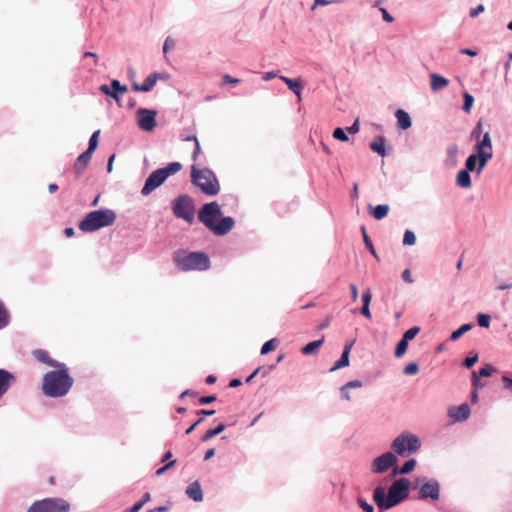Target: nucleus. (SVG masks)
<instances>
[{"label":"nucleus","instance_id":"nucleus-1","mask_svg":"<svg viewBox=\"0 0 512 512\" xmlns=\"http://www.w3.org/2000/svg\"><path fill=\"white\" fill-rule=\"evenodd\" d=\"M73 384L74 379L69 373V368L65 363H61L43 375L41 390L47 397L60 398L69 393Z\"/></svg>","mask_w":512,"mask_h":512},{"label":"nucleus","instance_id":"nucleus-2","mask_svg":"<svg viewBox=\"0 0 512 512\" xmlns=\"http://www.w3.org/2000/svg\"><path fill=\"white\" fill-rule=\"evenodd\" d=\"M199 221L214 235L224 236L234 227V220L230 216H223L220 205L217 202L204 204L198 212Z\"/></svg>","mask_w":512,"mask_h":512},{"label":"nucleus","instance_id":"nucleus-3","mask_svg":"<svg viewBox=\"0 0 512 512\" xmlns=\"http://www.w3.org/2000/svg\"><path fill=\"white\" fill-rule=\"evenodd\" d=\"M409 485L408 479L400 478L392 483L387 495L385 488L378 486L373 491V500L380 509L388 510L407 499Z\"/></svg>","mask_w":512,"mask_h":512},{"label":"nucleus","instance_id":"nucleus-4","mask_svg":"<svg viewBox=\"0 0 512 512\" xmlns=\"http://www.w3.org/2000/svg\"><path fill=\"white\" fill-rule=\"evenodd\" d=\"M173 262L182 271H203L210 268V258L205 252H188L179 249L173 254Z\"/></svg>","mask_w":512,"mask_h":512},{"label":"nucleus","instance_id":"nucleus-5","mask_svg":"<svg viewBox=\"0 0 512 512\" xmlns=\"http://www.w3.org/2000/svg\"><path fill=\"white\" fill-rule=\"evenodd\" d=\"M475 151V154H471L466 159L465 169L468 170L469 172L474 171L476 169V163L478 161L479 163L477 172L480 173L486 166L487 162L493 156V147L489 132H485L482 140L478 141V143L475 146Z\"/></svg>","mask_w":512,"mask_h":512},{"label":"nucleus","instance_id":"nucleus-6","mask_svg":"<svg viewBox=\"0 0 512 512\" xmlns=\"http://www.w3.org/2000/svg\"><path fill=\"white\" fill-rule=\"evenodd\" d=\"M191 180L206 195H216L220 191L219 182L214 173L207 168L191 167Z\"/></svg>","mask_w":512,"mask_h":512},{"label":"nucleus","instance_id":"nucleus-7","mask_svg":"<svg viewBox=\"0 0 512 512\" xmlns=\"http://www.w3.org/2000/svg\"><path fill=\"white\" fill-rule=\"evenodd\" d=\"M115 219L116 214L112 210H96L85 216V218L80 222L79 228L84 232H93L112 225Z\"/></svg>","mask_w":512,"mask_h":512},{"label":"nucleus","instance_id":"nucleus-8","mask_svg":"<svg viewBox=\"0 0 512 512\" xmlns=\"http://www.w3.org/2000/svg\"><path fill=\"white\" fill-rule=\"evenodd\" d=\"M179 162L169 163L166 167L153 171L146 179L145 185L142 189L143 195L150 194L153 190L159 187L170 175H173L181 170Z\"/></svg>","mask_w":512,"mask_h":512},{"label":"nucleus","instance_id":"nucleus-9","mask_svg":"<svg viewBox=\"0 0 512 512\" xmlns=\"http://www.w3.org/2000/svg\"><path fill=\"white\" fill-rule=\"evenodd\" d=\"M391 447L400 456H408L420 448V441L415 435L403 433L393 440Z\"/></svg>","mask_w":512,"mask_h":512},{"label":"nucleus","instance_id":"nucleus-10","mask_svg":"<svg viewBox=\"0 0 512 512\" xmlns=\"http://www.w3.org/2000/svg\"><path fill=\"white\" fill-rule=\"evenodd\" d=\"M27 512H70V504L62 498H47L33 503Z\"/></svg>","mask_w":512,"mask_h":512},{"label":"nucleus","instance_id":"nucleus-11","mask_svg":"<svg viewBox=\"0 0 512 512\" xmlns=\"http://www.w3.org/2000/svg\"><path fill=\"white\" fill-rule=\"evenodd\" d=\"M172 210L177 218H181L188 223L194 220L195 208L192 199L184 194L174 199L172 203Z\"/></svg>","mask_w":512,"mask_h":512},{"label":"nucleus","instance_id":"nucleus-12","mask_svg":"<svg viewBox=\"0 0 512 512\" xmlns=\"http://www.w3.org/2000/svg\"><path fill=\"white\" fill-rule=\"evenodd\" d=\"M136 121L140 130L144 132H151L157 125L156 111L145 108H139L136 111Z\"/></svg>","mask_w":512,"mask_h":512},{"label":"nucleus","instance_id":"nucleus-13","mask_svg":"<svg viewBox=\"0 0 512 512\" xmlns=\"http://www.w3.org/2000/svg\"><path fill=\"white\" fill-rule=\"evenodd\" d=\"M396 463L397 457L392 452H386L373 460L371 470L377 474L384 473L389 468L395 466Z\"/></svg>","mask_w":512,"mask_h":512},{"label":"nucleus","instance_id":"nucleus-14","mask_svg":"<svg viewBox=\"0 0 512 512\" xmlns=\"http://www.w3.org/2000/svg\"><path fill=\"white\" fill-rule=\"evenodd\" d=\"M440 496V485L436 480H429L425 482L419 491V499L431 498L438 500Z\"/></svg>","mask_w":512,"mask_h":512},{"label":"nucleus","instance_id":"nucleus-15","mask_svg":"<svg viewBox=\"0 0 512 512\" xmlns=\"http://www.w3.org/2000/svg\"><path fill=\"white\" fill-rule=\"evenodd\" d=\"M99 90L108 95V96H111L112 98H114L118 103H119V96L120 95H123L127 92V86L126 85H121L120 82L118 80H113L111 82V85H106V84H103L99 87Z\"/></svg>","mask_w":512,"mask_h":512},{"label":"nucleus","instance_id":"nucleus-16","mask_svg":"<svg viewBox=\"0 0 512 512\" xmlns=\"http://www.w3.org/2000/svg\"><path fill=\"white\" fill-rule=\"evenodd\" d=\"M15 376L5 369H0V398L15 383Z\"/></svg>","mask_w":512,"mask_h":512},{"label":"nucleus","instance_id":"nucleus-17","mask_svg":"<svg viewBox=\"0 0 512 512\" xmlns=\"http://www.w3.org/2000/svg\"><path fill=\"white\" fill-rule=\"evenodd\" d=\"M448 415L453 418L454 421H464L470 415V408L467 404H462L457 407H451L448 410Z\"/></svg>","mask_w":512,"mask_h":512},{"label":"nucleus","instance_id":"nucleus-18","mask_svg":"<svg viewBox=\"0 0 512 512\" xmlns=\"http://www.w3.org/2000/svg\"><path fill=\"white\" fill-rule=\"evenodd\" d=\"M32 355L35 357V359L49 367L55 368L57 365H60L62 362H58L54 359H52L49 355V353L46 350L43 349H35L32 351Z\"/></svg>","mask_w":512,"mask_h":512},{"label":"nucleus","instance_id":"nucleus-19","mask_svg":"<svg viewBox=\"0 0 512 512\" xmlns=\"http://www.w3.org/2000/svg\"><path fill=\"white\" fill-rule=\"evenodd\" d=\"M352 346H353V342L347 343L345 345L340 359L338 361H336L335 364L330 368V372H334L338 369L349 366V354H350Z\"/></svg>","mask_w":512,"mask_h":512},{"label":"nucleus","instance_id":"nucleus-20","mask_svg":"<svg viewBox=\"0 0 512 512\" xmlns=\"http://www.w3.org/2000/svg\"><path fill=\"white\" fill-rule=\"evenodd\" d=\"M92 157V153H88V151L80 154L74 164V172L76 176H79L87 167Z\"/></svg>","mask_w":512,"mask_h":512},{"label":"nucleus","instance_id":"nucleus-21","mask_svg":"<svg viewBox=\"0 0 512 512\" xmlns=\"http://www.w3.org/2000/svg\"><path fill=\"white\" fill-rule=\"evenodd\" d=\"M449 85V80L437 73L430 74V88L432 91H439Z\"/></svg>","mask_w":512,"mask_h":512},{"label":"nucleus","instance_id":"nucleus-22","mask_svg":"<svg viewBox=\"0 0 512 512\" xmlns=\"http://www.w3.org/2000/svg\"><path fill=\"white\" fill-rule=\"evenodd\" d=\"M158 80V75L150 74L142 84L133 83L132 88L134 91L148 92L152 90Z\"/></svg>","mask_w":512,"mask_h":512},{"label":"nucleus","instance_id":"nucleus-23","mask_svg":"<svg viewBox=\"0 0 512 512\" xmlns=\"http://www.w3.org/2000/svg\"><path fill=\"white\" fill-rule=\"evenodd\" d=\"M395 117L397 119L398 128L402 130H407L411 127L412 121L410 115L404 111L403 109H397L395 112Z\"/></svg>","mask_w":512,"mask_h":512},{"label":"nucleus","instance_id":"nucleus-24","mask_svg":"<svg viewBox=\"0 0 512 512\" xmlns=\"http://www.w3.org/2000/svg\"><path fill=\"white\" fill-rule=\"evenodd\" d=\"M279 78L288 86V88L291 91H293L296 94L298 101H301V91L303 88L301 80L300 79H291V78H288L285 76H279Z\"/></svg>","mask_w":512,"mask_h":512},{"label":"nucleus","instance_id":"nucleus-25","mask_svg":"<svg viewBox=\"0 0 512 512\" xmlns=\"http://www.w3.org/2000/svg\"><path fill=\"white\" fill-rule=\"evenodd\" d=\"M369 213L372 217H374L376 220H381L385 218L389 212V206L386 204H380L376 207H372L369 205Z\"/></svg>","mask_w":512,"mask_h":512},{"label":"nucleus","instance_id":"nucleus-26","mask_svg":"<svg viewBox=\"0 0 512 512\" xmlns=\"http://www.w3.org/2000/svg\"><path fill=\"white\" fill-rule=\"evenodd\" d=\"M186 493L189 498L193 499L194 501H201L203 499L202 489L198 482L190 484L186 490Z\"/></svg>","mask_w":512,"mask_h":512},{"label":"nucleus","instance_id":"nucleus-27","mask_svg":"<svg viewBox=\"0 0 512 512\" xmlns=\"http://www.w3.org/2000/svg\"><path fill=\"white\" fill-rule=\"evenodd\" d=\"M456 183L459 187L469 188L471 186L469 171L466 169L460 170L456 177Z\"/></svg>","mask_w":512,"mask_h":512},{"label":"nucleus","instance_id":"nucleus-28","mask_svg":"<svg viewBox=\"0 0 512 512\" xmlns=\"http://www.w3.org/2000/svg\"><path fill=\"white\" fill-rule=\"evenodd\" d=\"M323 342H324L323 338L316 340V341L309 342L308 344H306L305 346L302 347L301 352L304 355L315 354L318 351V349L322 346Z\"/></svg>","mask_w":512,"mask_h":512},{"label":"nucleus","instance_id":"nucleus-29","mask_svg":"<svg viewBox=\"0 0 512 512\" xmlns=\"http://www.w3.org/2000/svg\"><path fill=\"white\" fill-rule=\"evenodd\" d=\"M370 148L373 152L378 153L381 156H385V139L383 137H377L370 144Z\"/></svg>","mask_w":512,"mask_h":512},{"label":"nucleus","instance_id":"nucleus-30","mask_svg":"<svg viewBox=\"0 0 512 512\" xmlns=\"http://www.w3.org/2000/svg\"><path fill=\"white\" fill-rule=\"evenodd\" d=\"M416 466V461L414 459L407 460L402 467L398 470L397 467H394L393 469V475H397L398 473L401 474H408L414 470Z\"/></svg>","mask_w":512,"mask_h":512},{"label":"nucleus","instance_id":"nucleus-31","mask_svg":"<svg viewBox=\"0 0 512 512\" xmlns=\"http://www.w3.org/2000/svg\"><path fill=\"white\" fill-rule=\"evenodd\" d=\"M10 323V312L4 305L2 301H0V330L8 326Z\"/></svg>","mask_w":512,"mask_h":512},{"label":"nucleus","instance_id":"nucleus-32","mask_svg":"<svg viewBox=\"0 0 512 512\" xmlns=\"http://www.w3.org/2000/svg\"><path fill=\"white\" fill-rule=\"evenodd\" d=\"M361 232H362V235H363V240H364V244L366 246V248L370 251V253L375 257V259L379 260V256L373 246V243L370 239V237L368 236L367 232H366V229L364 226L361 227Z\"/></svg>","mask_w":512,"mask_h":512},{"label":"nucleus","instance_id":"nucleus-33","mask_svg":"<svg viewBox=\"0 0 512 512\" xmlns=\"http://www.w3.org/2000/svg\"><path fill=\"white\" fill-rule=\"evenodd\" d=\"M471 329H472V324L467 323V324L461 325L458 329H456L455 331H453L451 333L450 340L451 341L458 340L463 334L470 331Z\"/></svg>","mask_w":512,"mask_h":512},{"label":"nucleus","instance_id":"nucleus-34","mask_svg":"<svg viewBox=\"0 0 512 512\" xmlns=\"http://www.w3.org/2000/svg\"><path fill=\"white\" fill-rule=\"evenodd\" d=\"M225 429V425L220 423L218 426H216L214 429H209L205 432V434L202 437V441L206 442L216 435L222 433Z\"/></svg>","mask_w":512,"mask_h":512},{"label":"nucleus","instance_id":"nucleus-35","mask_svg":"<svg viewBox=\"0 0 512 512\" xmlns=\"http://www.w3.org/2000/svg\"><path fill=\"white\" fill-rule=\"evenodd\" d=\"M277 344H278V339H276V338L270 339L269 341L265 342L261 348V354L266 355L269 352L275 350L277 347Z\"/></svg>","mask_w":512,"mask_h":512},{"label":"nucleus","instance_id":"nucleus-36","mask_svg":"<svg viewBox=\"0 0 512 512\" xmlns=\"http://www.w3.org/2000/svg\"><path fill=\"white\" fill-rule=\"evenodd\" d=\"M407 347H408V341H406L405 339L402 338L398 342V344H397V346L395 348V352H394L395 356L397 358L402 357L406 353Z\"/></svg>","mask_w":512,"mask_h":512},{"label":"nucleus","instance_id":"nucleus-37","mask_svg":"<svg viewBox=\"0 0 512 512\" xmlns=\"http://www.w3.org/2000/svg\"><path fill=\"white\" fill-rule=\"evenodd\" d=\"M99 134H100V131L97 130L95 131L90 139H89V146H88V149L86 151H88V153H93L97 146H98V139H99Z\"/></svg>","mask_w":512,"mask_h":512},{"label":"nucleus","instance_id":"nucleus-38","mask_svg":"<svg viewBox=\"0 0 512 512\" xmlns=\"http://www.w3.org/2000/svg\"><path fill=\"white\" fill-rule=\"evenodd\" d=\"M463 97H464L463 110L466 113H470L471 108L474 103V97L468 92H464Z\"/></svg>","mask_w":512,"mask_h":512},{"label":"nucleus","instance_id":"nucleus-39","mask_svg":"<svg viewBox=\"0 0 512 512\" xmlns=\"http://www.w3.org/2000/svg\"><path fill=\"white\" fill-rule=\"evenodd\" d=\"M419 332H420V327L414 326V327L408 329L403 334L402 338L409 342L410 340L414 339Z\"/></svg>","mask_w":512,"mask_h":512},{"label":"nucleus","instance_id":"nucleus-40","mask_svg":"<svg viewBox=\"0 0 512 512\" xmlns=\"http://www.w3.org/2000/svg\"><path fill=\"white\" fill-rule=\"evenodd\" d=\"M491 317L488 314H478L477 322L480 327L488 328L490 326Z\"/></svg>","mask_w":512,"mask_h":512},{"label":"nucleus","instance_id":"nucleus-41","mask_svg":"<svg viewBox=\"0 0 512 512\" xmlns=\"http://www.w3.org/2000/svg\"><path fill=\"white\" fill-rule=\"evenodd\" d=\"M416 242V236L415 234L410 231L406 230L403 237V244L404 245H414Z\"/></svg>","mask_w":512,"mask_h":512},{"label":"nucleus","instance_id":"nucleus-42","mask_svg":"<svg viewBox=\"0 0 512 512\" xmlns=\"http://www.w3.org/2000/svg\"><path fill=\"white\" fill-rule=\"evenodd\" d=\"M333 137L342 142H346L349 139L345 131L340 127L333 131Z\"/></svg>","mask_w":512,"mask_h":512},{"label":"nucleus","instance_id":"nucleus-43","mask_svg":"<svg viewBox=\"0 0 512 512\" xmlns=\"http://www.w3.org/2000/svg\"><path fill=\"white\" fill-rule=\"evenodd\" d=\"M419 371V367L417 363H409L404 368V373L406 375H415Z\"/></svg>","mask_w":512,"mask_h":512},{"label":"nucleus","instance_id":"nucleus-44","mask_svg":"<svg viewBox=\"0 0 512 512\" xmlns=\"http://www.w3.org/2000/svg\"><path fill=\"white\" fill-rule=\"evenodd\" d=\"M494 372V368L491 365H485L479 370V376L489 377Z\"/></svg>","mask_w":512,"mask_h":512},{"label":"nucleus","instance_id":"nucleus-45","mask_svg":"<svg viewBox=\"0 0 512 512\" xmlns=\"http://www.w3.org/2000/svg\"><path fill=\"white\" fill-rule=\"evenodd\" d=\"M372 300V292L370 288H367L362 294L363 305H370Z\"/></svg>","mask_w":512,"mask_h":512},{"label":"nucleus","instance_id":"nucleus-46","mask_svg":"<svg viewBox=\"0 0 512 512\" xmlns=\"http://www.w3.org/2000/svg\"><path fill=\"white\" fill-rule=\"evenodd\" d=\"M357 502L359 506L364 510V512H374L373 506L368 504L365 500L359 498Z\"/></svg>","mask_w":512,"mask_h":512},{"label":"nucleus","instance_id":"nucleus-47","mask_svg":"<svg viewBox=\"0 0 512 512\" xmlns=\"http://www.w3.org/2000/svg\"><path fill=\"white\" fill-rule=\"evenodd\" d=\"M240 82V79L238 78H233L232 76H230L229 74H224L222 76V83L223 84H238Z\"/></svg>","mask_w":512,"mask_h":512},{"label":"nucleus","instance_id":"nucleus-48","mask_svg":"<svg viewBox=\"0 0 512 512\" xmlns=\"http://www.w3.org/2000/svg\"><path fill=\"white\" fill-rule=\"evenodd\" d=\"M193 141L195 142V147H194V150H193V153H192V160L196 161L201 150H200V144H199L198 139H197L196 136H193Z\"/></svg>","mask_w":512,"mask_h":512},{"label":"nucleus","instance_id":"nucleus-49","mask_svg":"<svg viewBox=\"0 0 512 512\" xmlns=\"http://www.w3.org/2000/svg\"><path fill=\"white\" fill-rule=\"evenodd\" d=\"M477 361H478V355L475 354L474 356L467 357L463 362V366H465L467 368H471Z\"/></svg>","mask_w":512,"mask_h":512},{"label":"nucleus","instance_id":"nucleus-50","mask_svg":"<svg viewBox=\"0 0 512 512\" xmlns=\"http://www.w3.org/2000/svg\"><path fill=\"white\" fill-rule=\"evenodd\" d=\"M362 386V382L359 381V380H352V381H349L347 382L342 388H341V391H344L348 388H358V387H361Z\"/></svg>","mask_w":512,"mask_h":512},{"label":"nucleus","instance_id":"nucleus-51","mask_svg":"<svg viewBox=\"0 0 512 512\" xmlns=\"http://www.w3.org/2000/svg\"><path fill=\"white\" fill-rule=\"evenodd\" d=\"M175 45V41L171 37H167L164 46H163V52L167 53L168 50L172 49Z\"/></svg>","mask_w":512,"mask_h":512},{"label":"nucleus","instance_id":"nucleus-52","mask_svg":"<svg viewBox=\"0 0 512 512\" xmlns=\"http://www.w3.org/2000/svg\"><path fill=\"white\" fill-rule=\"evenodd\" d=\"M482 132V122L479 121L476 127L473 129L471 136L475 139H479Z\"/></svg>","mask_w":512,"mask_h":512},{"label":"nucleus","instance_id":"nucleus-53","mask_svg":"<svg viewBox=\"0 0 512 512\" xmlns=\"http://www.w3.org/2000/svg\"><path fill=\"white\" fill-rule=\"evenodd\" d=\"M216 401V396L215 395H209V396H202L199 398V403L200 404H210L212 402H215Z\"/></svg>","mask_w":512,"mask_h":512},{"label":"nucleus","instance_id":"nucleus-54","mask_svg":"<svg viewBox=\"0 0 512 512\" xmlns=\"http://www.w3.org/2000/svg\"><path fill=\"white\" fill-rule=\"evenodd\" d=\"M176 461L175 460H172L170 462H168L167 464H165L163 467L159 468L157 471H156V474L159 476V475H162L164 472H166L169 468L173 467L175 465Z\"/></svg>","mask_w":512,"mask_h":512},{"label":"nucleus","instance_id":"nucleus-55","mask_svg":"<svg viewBox=\"0 0 512 512\" xmlns=\"http://www.w3.org/2000/svg\"><path fill=\"white\" fill-rule=\"evenodd\" d=\"M484 10H485L484 5L479 4L477 7L472 8V9L470 10V16H471V17H476V16H478L480 13H482Z\"/></svg>","mask_w":512,"mask_h":512},{"label":"nucleus","instance_id":"nucleus-56","mask_svg":"<svg viewBox=\"0 0 512 512\" xmlns=\"http://www.w3.org/2000/svg\"><path fill=\"white\" fill-rule=\"evenodd\" d=\"M350 291H351V299L353 302H356L358 299V289L357 286L354 283H350L349 285Z\"/></svg>","mask_w":512,"mask_h":512},{"label":"nucleus","instance_id":"nucleus-57","mask_svg":"<svg viewBox=\"0 0 512 512\" xmlns=\"http://www.w3.org/2000/svg\"><path fill=\"white\" fill-rule=\"evenodd\" d=\"M346 130L350 134L357 133L359 131V119H356L355 122L350 127H347Z\"/></svg>","mask_w":512,"mask_h":512},{"label":"nucleus","instance_id":"nucleus-58","mask_svg":"<svg viewBox=\"0 0 512 512\" xmlns=\"http://www.w3.org/2000/svg\"><path fill=\"white\" fill-rule=\"evenodd\" d=\"M380 12L382 14V18L384 21L390 23L393 21V17L388 13L385 8H380Z\"/></svg>","mask_w":512,"mask_h":512},{"label":"nucleus","instance_id":"nucleus-59","mask_svg":"<svg viewBox=\"0 0 512 512\" xmlns=\"http://www.w3.org/2000/svg\"><path fill=\"white\" fill-rule=\"evenodd\" d=\"M369 306L370 305H363L361 308V314L368 320H370L372 318Z\"/></svg>","mask_w":512,"mask_h":512},{"label":"nucleus","instance_id":"nucleus-60","mask_svg":"<svg viewBox=\"0 0 512 512\" xmlns=\"http://www.w3.org/2000/svg\"><path fill=\"white\" fill-rule=\"evenodd\" d=\"M83 57L84 58H91V59H93V64L90 65V68H92V67L97 65L98 57H97V55L95 53H93V52H86V53H84Z\"/></svg>","mask_w":512,"mask_h":512},{"label":"nucleus","instance_id":"nucleus-61","mask_svg":"<svg viewBox=\"0 0 512 512\" xmlns=\"http://www.w3.org/2000/svg\"><path fill=\"white\" fill-rule=\"evenodd\" d=\"M402 278L405 282L407 283H413V279H412V276H411V272L409 269H405L402 273Z\"/></svg>","mask_w":512,"mask_h":512},{"label":"nucleus","instance_id":"nucleus-62","mask_svg":"<svg viewBox=\"0 0 512 512\" xmlns=\"http://www.w3.org/2000/svg\"><path fill=\"white\" fill-rule=\"evenodd\" d=\"M275 77H277V74H276V72H274V71L266 72V73H264V74L262 75V79H263L264 81H269V80H271V79H273V78H275Z\"/></svg>","mask_w":512,"mask_h":512},{"label":"nucleus","instance_id":"nucleus-63","mask_svg":"<svg viewBox=\"0 0 512 512\" xmlns=\"http://www.w3.org/2000/svg\"><path fill=\"white\" fill-rule=\"evenodd\" d=\"M502 381H503L504 387H505L506 389H509V390H511V391H512V379H511V378H509V377H507V376H504V377L502 378Z\"/></svg>","mask_w":512,"mask_h":512},{"label":"nucleus","instance_id":"nucleus-64","mask_svg":"<svg viewBox=\"0 0 512 512\" xmlns=\"http://www.w3.org/2000/svg\"><path fill=\"white\" fill-rule=\"evenodd\" d=\"M143 505H144V501H139V502L135 503L130 508V512H138L142 508Z\"/></svg>","mask_w":512,"mask_h":512}]
</instances>
